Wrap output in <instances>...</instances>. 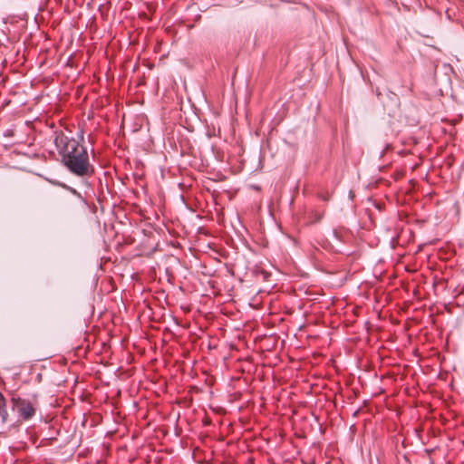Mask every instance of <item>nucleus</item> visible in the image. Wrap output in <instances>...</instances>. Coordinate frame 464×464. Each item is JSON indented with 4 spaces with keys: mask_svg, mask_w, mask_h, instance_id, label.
I'll list each match as a JSON object with an SVG mask.
<instances>
[{
    "mask_svg": "<svg viewBox=\"0 0 464 464\" xmlns=\"http://www.w3.org/2000/svg\"><path fill=\"white\" fill-rule=\"evenodd\" d=\"M17 411L20 417H22L24 420L31 419L35 413L34 406L30 402L25 401H21L18 402Z\"/></svg>",
    "mask_w": 464,
    "mask_h": 464,
    "instance_id": "nucleus-2",
    "label": "nucleus"
},
{
    "mask_svg": "<svg viewBox=\"0 0 464 464\" xmlns=\"http://www.w3.org/2000/svg\"><path fill=\"white\" fill-rule=\"evenodd\" d=\"M53 136V142L62 156L64 166L76 176H86L90 169L86 149L80 146L74 138L67 136L62 130L54 131Z\"/></svg>",
    "mask_w": 464,
    "mask_h": 464,
    "instance_id": "nucleus-1",
    "label": "nucleus"
},
{
    "mask_svg": "<svg viewBox=\"0 0 464 464\" xmlns=\"http://www.w3.org/2000/svg\"><path fill=\"white\" fill-rule=\"evenodd\" d=\"M4 401V396L3 394L0 392V402Z\"/></svg>",
    "mask_w": 464,
    "mask_h": 464,
    "instance_id": "nucleus-3",
    "label": "nucleus"
}]
</instances>
